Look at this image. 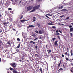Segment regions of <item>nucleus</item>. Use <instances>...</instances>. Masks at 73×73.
I'll return each mask as SVG.
<instances>
[{
    "instance_id": "nucleus-1",
    "label": "nucleus",
    "mask_w": 73,
    "mask_h": 73,
    "mask_svg": "<svg viewBox=\"0 0 73 73\" xmlns=\"http://www.w3.org/2000/svg\"><path fill=\"white\" fill-rule=\"evenodd\" d=\"M40 5H38L36 6H34L33 7V9L31 11L29 12L30 13L33 12H34V11H35L37 9H39V8H40Z\"/></svg>"
},
{
    "instance_id": "nucleus-2",
    "label": "nucleus",
    "mask_w": 73,
    "mask_h": 73,
    "mask_svg": "<svg viewBox=\"0 0 73 73\" xmlns=\"http://www.w3.org/2000/svg\"><path fill=\"white\" fill-rule=\"evenodd\" d=\"M33 8V7L32 6H30L28 7L26 10L27 11H31V10Z\"/></svg>"
},
{
    "instance_id": "nucleus-3",
    "label": "nucleus",
    "mask_w": 73,
    "mask_h": 73,
    "mask_svg": "<svg viewBox=\"0 0 73 73\" xmlns=\"http://www.w3.org/2000/svg\"><path fill=\"white\" fill-rule=\"evenodd\" d=\"M11 66L13 68H15L16 67V63H12Z\"/></svg>"
},
{
    "instance_id": "nucleus-4",
    "label": "nucleus",
    "mask_w": 73,
    "mask_h": 73,
    "mask_svg": "<svg viewBox=\"0 0 73 73\" xmlns=\"http://www.w3.org/2000/svg\"><path fill=\"white\" fill-rule=\"evenodd\" d=\"M13 73H17V71L16 70V69L15 68H14L13 70Z\"/></svg>"
},
{
    "instance_id": "nucleus-5",
    "label": "nucleus",
    "mask_w": 73,
    "mask_h": 73,
    "mask_svg": "<svg viewBox=\"0 0 73 73\" xmlns=\"http://www.w3.org/2000/svg\"><path fill=\"white\" fill-rule=\"evenodd\" d=\"M8 45H9L8 46H11V41H8L7 42Z\"/></svg>"
},
{
    "instance_id": "nucleus-6",
    "label": "nucleus",
    "mask_w": 73,
    "mask_h": 73,
    "mask_svg": "<svg viewBox=\"0 0 73 73\" xmlns=\"http://www.w3.org/2000/svg\"><path fill=\"white\" fill-rule=\"evenodd\" d=\"M39 34H42L43 33V31H42L41 30H40L39 31Z\"/></svg>"
},
{
    "instance_id": "nucleus-7",
    "label": "nucleus",
    "mask_w": 73,
    "mask_h": 73,
    "mask_svg": "<svg viewBox=\"0 0 73 73\" xmlns=\"http://www.w3.org/2000/svg\"><path fill=\"white\" fill-rule=\"evenodd\" d=\"M40 71H41V73H43V72H44V69H43V71H42V68H40Z\"/></svg>"
},
{
    "instance_id": "nucleus-8",
    "label": "nucleus",
    "mask_w": 73,
    "mask_h": 73,
    "mask_svg": "<svg viewBox=\"0 0 73 73\" xmlns=\"http://www.w3.org/2000/svg\"><path fill=\"white\" fill-rule=\"evenodd\" d=\"M61 60L60 61V63L58 65V67H60V66H61Z\"/></svg>"
},
{
    "instance_id": "nucleus-9",
    "label": "nucleus",
    "mask_w": 73,
    "mask_h": 73,
    "mask_svg": "<svg viewBox=\"0 0 73 73\" xmlns=\"http://www.w3.org/2000/svg\"><path fill=\"white\" fill-rule=\"evenodd\" d=\"M33 22H35L36 21V18L35 17H33Z\"/></svg>"
},
{
    "instance_id": "nucleus-10",
    "label": "nucleus",
    "mask_w": 73,
    "mask_h": 73,
    "mask_svg": "<svg viewBox=\"0 0 73 73\" xmlns=\"http://www.w3.org/2000/svg\"><path fill=\"white\" fill-rule=\"evenodd\" d=\"M35 27V26H33V25H31L29 26L28 27H27L28 28H29V27Z\"/></svg>"
},
{
    "instance_id": "nucleus-11",
    "label": "nucleus",
    "mask_w": 73,
    "mask_h": 73,
    "mask_svg": "<svg viewBox=\"0 0 73 73\" xmlns=\"http://www.w3.org/2000/svg\"><path fill=\"white\" fill-rule=\"evenodd\" d=\"M57 41H55L54 43L55 45L56 46H57Z\"/></svg>"
},
{
    "instance_id": "nucleus-12",
    "label": "nucleus",
    "mask_w": 73,
    "mask_h": 73,
    "mask_svg": "<svg viewBox=\"0 0 73 73\" xmlns=\"http://www.w3.org/2000/svg\"><path fill=\"white\" fill-rule=\"evenodd\" d=\"M73 31V27L70 29V32H72Z\"/></svg>"
},
{
    "instance_id": "nucleus-13",
    "label": "nucleus",
    "mask_w": 73,
    "mask_h": 73,
    "mask_svg": "<svg viewBox=\"0 0 73 73\" xmlns=\"http://www.w3.org/2000/svg\"><path fill=\"white\" fill-rule=\"evenodd\" d=\"M66 59L67 61H69V58H67L66 57Z\"/></svg>"
},
{
    "instance_id": "nucleus-14",
    "label": "nucleus",
    "mask_w": 73,
    "mask_h": 73,
    "mask_svg": "<svg viewBox=\"0 0 73 73\" xmlns=\"http://www.w3.org/2000/svg\"><path fill=\"white\" fill-rule=\"evenodd\" d=\"M8 27L9 28L8 29V31L10 30V29H11V26H7V27Z\"/></svg>"
},
{
    "instance_id": "nucleus-15",
    "label": "nucleus",
    "mask_w": 73,
    "mask_h": 73,
    "mask_svg": "<svg viewBox=\"0 0 73 73\" xmlns=\"http://www.w3.org/2000/svg\"><path fill=\"white\" fill-rule=\"evenodd\" d=\"M61 11H68V10H66V9H62L61 10Z\"/></svg>"
},
{
    "instance_id": "nucleus-16",
    "label": "nucleus",
    "mask_w": 73,
    "mask_h": 73,
    "mask_svg": "<svg viewBox=\"0 0 73 73\" xmlns=\"http://www.w3.org/2000/svg\"><path fill=\"white\" fill-rule=\"evenodd\" d=\"M63 70V69H62V68H61L58 71H59V72H61V70Z\"/></svg>"
},
{
    "instance_id": "nucleus-17",
    "label": "nucleus",
    "mask_w": 73,
    "mask_h": 73,
    "mask_svg": "<svg viewBox=\"0 0 73 73\" xmlns=\"http://www.w3.org/2000/svg\"><path fill=\"white\" fill-rule=\"evenodd\" d=\"M25 21V20H20V21H21V22H22V23H24V22Z\"/></svg>"
},
{
    "instance_id": "nucleus-18",
    "label": "nucleus",
    "mask_w": 73,
    "mask_h": 73,
    "mask_svg": "<svg viewBox=\"0 0 73 73\" xmlns=\"http://www.w3.org/2000/svg\"><path fill=\"white\" fill-rule=\"evenodd\" d=\"M70 53H71V55L72 56H73V52H72V50H71Z\"/></svg>"
},
{
    "instance_id": "nucleus-19",
    "label": "nucleus",
    "mask_w": 73,
    "mask_h": 73,
    "mask_svg": "<svg viewBox=\"0 0 73 73\" xmlns=\"http://www.w3.org/2000/svg\"><path fill=\"white\" fill-rule=\"evenodd\" d=\"M45 16H46V17L48 18V19H50V18H49V17H48V15H45Z\"/></svg>"
},
{
    "instance_id": "nucleus-20",
    "label": "nucleus",
    "mask_w": 73,
    "mask_h": 73,
    "mask_svg": "<svg viewBox=\"0 0 73 73\" xmlns=\"http://www.w3.org/2000/svg\"><path fill=\"white\" fill-rule=\"evenodd\" d=\"M20 43H19L18 44V46H17V48H20Z\"/></svg>"
},
{
    "instance_id": "nucleus-21",
    "label": "nucleus",
    "mask_w": 73,
    "mask_h": 73,
    "mask_svg": "<svg viewBox=\"0 0 73 73\" xmlns=\"http://www.w3.org/2000/svg\"><path fill=\"white\" fill-rule=\"evenodd\" d=\"M37 25L38 27H40V24L39 23H37Z\"/></svg>"
},
{
    "instance_id": "nucleus-22",
    "label": "nucleus",
    "mask_w": 73,
    "mask_h": 73,
    "mask_svg": "<svg viewBox=\"0 0 73 73\" xmlns=\"http://www.w3.org/2000/svg\"><path fill=\"white\" fill-rule=\"evenodd\" d=\"M48 25H53V23H48Z\"/></svg>"
},
{
    "instance_id": "nucleus-23",
    "label": "nucleus",
    "mask_w": 73,
    "mask_h": 73,
    "mask_svg": "<svg viewBox=\"0 0 73 73\" xmlns=\"http://www.w3.org/2000/svg\"><path fill=\"white\" fill-rule=\"evenodd\" d=\"M64 16V15H62V16H60L59 17L60 18H62V17H63Z\"/></svg>"
},
{
    "instance_id": "nucleus-24",
    "label": "nucleus",
    "mask_w": 73,
    "mask_h": 73,
    "mask_svg": "<svg viewBox=\"0 0 73 73\" xmlns=\"http://www.w3.org/2000/svg\"><path fill=\"white\" fill-rule=\"evenodd\" d=\"M32 36H34V37H35V36H36V35H35V34H33V35H32Z\"/></svg>"
},
{
    "instance_id": "nucleus-25",
    "label": "nucleus",
    "mask_w": 73,
    "mask_h": 73,
    "mask_svg": "<svg viewBox=\"0 0 73 73\" xmlns=\"http://www.w3.org/2000/svg\"><path fill=\"white\" fill-rule=\"evenodd\" d=\"M47 52H51V50H47Z\"/></svg>"
},
{
    "instance_id": "nucleus-26",
    "label": "nucleus",
    "mask_w": 73,
    "mask_h": 73,
    "mask_svg": "<svg viewBox=\"0 0 73 73\" xmlns=\"http://www.w3.org/2000/svg\"><path fill=\"white\" fill-rule=\"evenodd\" d=\"M71 72H72V73H73V68L71 69Z\"/></svg>"
},
{
    "instance_id": "nucleus-27",
    "label": "nucleus",
    "mask_w": 73,
    "mask_h": 73,
    "mask_svg": "<svg viewBox=\"0 0 73 73\" xmlns=\"http://www.w3.org/2000/svg\"><path fill=\"white\" fill-rule=\"evenodd\" d=\"M65 55H66V56H68V54L67 53V52H66L64 54Z\"/></svg>"
},
{
    "instance_id": "nucleus-28",
    "label": "nucleus",
    "mask_w": 73,
    "mask_h": 73,
    "mask_svg": "<svg viewBox=\"0 0 73 73\" xmlns=\"http://www.w3.org/2000/svg\"><path fill=\"white\" fill-rule=\"evenodd\" d=\"M38 46H35V49H36V50H37L38 48Z\"/></svg>"
},
{
    "instance_id": "nucleus-29",
    "label": "nucleus",
    "mask_w": 73,
    "mask_h": 73,
    "mask_svg": "<svg viewBox=\"0 0 73 73\" xmlns=\"http://www.w3.org/2000/svg\"><path fill=\"white\" fill-rule=\"evenodd\" d=\"M19 49L17 48L16 49V52H19Z\"/></svg>"
},
{
    "instance_id": "nucleus-30",
    "label": "nucleus",
    "mask_w": 73,
    "mask_h": 73,
    "mask_svg": "<svg viewBox=\"0 0 73 73\" xmlns=\"http://www.w3.org/2000/svg\"><path fill=\"white\" fill-rule=\"evenodd\" d=\"M21 17L20 18V20H21V19H22V18H23V16H21Z\"/></svg>"
},
{
    "instance_id": "nucleus-31",
    "label": "nucleus",
    "mask_w": 73,
    "mask_h": 73,
    "mask_svg": "<svg viewBox=\"0 0 73 73\" xmlns=\"http://www.w3.org/2000/svg\"><path fill=\"white\" fill-rule=\"evenodd\" d=\"M63 66L64 69H66V67H65V65H64V64H63Z\"/></svg>"
},
{
    "instance_id": "nucleus-32",
    "label": "nucleus",
    "mask_w": 73,
    "mask_h": 73,
    "mask_svg": "<svg viewBox=\"0 0 73 73\" xmlns=\"http://www.w3.org/2000/svg\"><path fill=\"white\" fill-rule=\"evenodd\" d=\"M9 69H10V70H11L12 71V70H13V68H11V67H10L9 68Z\"/></svg>"
},
{
    "instance_id": "nucleus-33",
    "label": "nucleus",
    "mask_w": 73,
    "mask_h": 73,
    "mask_svg": "<svg viewBox=\"0 0 73 73\" xmlns=\"http://www.w3.org/2000/svg\"><path fill=\"white\" fill-rule=\"evenodd\" d=\"M17 41H20V39L19 38H18L17 39Z\"/></svg>"
},
{
    "instance_id": "nucleus-34",
    "label": "nucleus",
    "mask_w": 73,
    "mask_h": 73,
    "mask_svg": "<svg viewBox=\"0 0 73 73\" xmlns=\"http://www.w3.org/2000/svg\"><path fill=\"white\" fill-rule=\"evenodd\" d=\"M8 10H10V11H11L12 10V8H9L8 9Z\"/></svg>"
},
{
    "instance_id": "nucleus-35",
    "label": "nucleus",
    "mask_w": 73,
    "mask_h": 73,
    "mask_svg": "<svg viewBox=\"0 0 73 73\" xmlns=\"http://www.w3.org/2000/svg\"><path fill=\"white\" fill-rule=\"evenodd\" d=\"M6 22H4V23H3V24H4V25H5V24H6Z\"/></svg>"
},
{
    "instance_id": "nucleus-36",
    "label": "nucleus",
    "mask_w": 73,
    "mask_h": 73,
    "mask_svg": "<svg viewBox=\"0 0 73 73\" xmlns=\"http://www.w3.org/2000/svg\"><path fill=\"white\" fill-rule=\"evenodd\" d=\"M35 32H36V33H38V31H37V30H36L35 31Z\"/></svg>"
},
{
    "instance_id": "nucleus-37",
    "label": "nucleus",
    "mask_w": 73,
    "mask_h": 73,
    "mask_svg": "<svg viewBox=\"0 0 73 73\" xmlns=\"http://www.w3.org/2000/svg\"><path fill=\"white\" fill-rule=\"evenodd\" d=\"M69 28H72V25L69 26Z\"/></svg>"
},
{
    "instance_id": "nucleus-38",
    "label": "nucleus",
    "mask_w": 73,
    "mask_h": 73,
    "mask_svg": "<svg viewBox=\"0 0 73 73\" xmlns=\"http://www.w3.org/2000/svg\"><path fill=\"white\" fill-rule=\"evenodd\" d=\"M52 40H53V41H54V40H56V38H53L52 39Z\"/></svg>"
},
{
    "instance_id": "nucleus-39",
    "label": "nucleus",
    "mask_w": 73,
    "mask_h": 73,
    "mask_svg": "<svg viewBox=\"0 0 73 73\" xmlns=\"http://www.w3.org/2000/svg\"><path fill=\"white\" fill-rule=\"evenodd\" d=\"M38 39V38H36V39H34V41H36V40H37Z\"/></svg>"
},
{
    "instance_id": "nucleus-40",
    "label": "nucleus",
    "mask_w": 73,
    "mask_h": 73,
    "mask_svg": "<svg viewBox=\"0 0 73 73\" xmlns=\"http://www.w3.org/2000/svg\"><path fill=\"white\" fill-rule=\"evenodd\" d=\"M41 1V0H37V1L38 2H40V1Z\"/></svg>"
},
{
    "instance_id": "nucleus-41",
    "label": "nucleus",
    "mask_w": 73,
    "mask_h": 73,
    "mask_svg": "<svg viewBox=\"0 0 73 73\" xmlns=\"http://www.w3.org/2000/svg\"><path fill=\"white\" fill-rule=\"evenodd\" d=\"M40 44H42V43L41 40H40Z\"/></svg>"
},
{
    "instance_id": "nucleus-42",
    "label": "nucleus",
    "mask_w": 73,
    "mask_h": 73,
    "mask_svg": "<svg viewBox=\"0 0 73 73\" xmlns=\"http://www.w3.org/2000/svg\"><path fill=\"white\" fill-rule=\"evenodd\" d=\"M59 34H60V33L58 32H57L56 33V34L57 35H59Z\"/></svg>"
},
{
    "instance_id": "nucleus-43",
    "label": "nucleus",
    "mask_w": 73,
    "mask_h": 73,
    "mask_svg": "<svg viewBox=\"0 0 73 73\" xmlns=\"http://www.w3.org/2000/svg\"><path fill=\"white\" fill-rule=\"evenodd\" d=\"M69 19V17H67L66 18V20H68Z\"/></svg>"
},
{
    "instance_id": "nucleus-44",
    "label": "nucleus",
    "mask_w": 73,
    "mask_h": 73,
    "mask_svg": "<svg viewBox=\"0 0 73 73\" xmlns=\"http://www.w3.org/2000/svg\"><path fill=\"white\" fill-rule=\"evenodd\" d=\"M58 32H60V33H62V32L60 30H59Z\"/></svg>"
},
{
    "instance_id": "nucleus-45",
    "label": "nucleus",
    "mask_w": 73,
    "mask_h": 73,
    "mask_svg": "<svg viewBox=\"0 0 73 73\" xmlns=\"http://www.w3.org/2000/svg\"><path fill=\"white\" fill-rule=\"evenodd\" d=\"M33 41H30V43H33Z\"/></svg>"
},
{
    "instance_id": "nucleus-46",
    "label": "nucleus",
    "mask_w": 73,
    "mask_h": 73,
    "mask_svg": "<svg viewBox=\"0 0 73 73\" xmlns=\"http://www.w3.org/2000/svg\"><path fill=\"white\" fill-rule=\"evenodd\" d=\"M52 28H55V26H52Z\"/></svg>"
},
{
    "instance_id": "nucleus-47",
    "label": "nucleus",
    "mask_w": 73,
    "mask_h": 73,
    "mask_svg": "<svg viewBox=\"0 0 73 73\" xmlns=\"http://www.w3.org/2000/svg\"><path fill=\"white\" fill-rule=\"evenodd\" d=\"M1 14H0V17H1V18H3V17H1Z\"/></svg>"
},
{
    "instance_id": "nucleus-48",
    "label": "nucleus",
    "mask_w": 73,
    "mask_h": 73,
    "mask_svg": "<svg viewBox=\"0 0 73 73\" xmlns=\"http://www.w3.org/2000/svg\"><path fill=\"white\" fill-rule=\"evenodd\" d=\"M2 32V30L0 29V33H1V32Z\"/></svg>"
},
{
    "instance_id": "nucleus-49",
    "label": "nucleus",
    "mask_w": 73,
    "mask_h": 73,
    "mask_svg": "<svg viewBox=\"0 0 73 73\" xmlns=\"http://www.w3.org/2000/svg\"><path fill=\"white\" fill-rule=\"evenodd\" d=\"M47 15H48L49 16H52V15L50 14H47Z\"/></svg>"
},
{
    "instance_id": "nucleus-50",
    "label": "nucleus",
    "mask_w": 73,
    "mask_h": 73,
    "mask_svg": "<svg viewBox=\"0 0 73 73\" xmlns=\"http://www.w3.org/2000/svg\"><path fill=\"white\" fill-rule=\"evenodd\" d=\"M57 37L59 39V40H60V37L59 36H57Z\"/></svg>"
},
{
    "instance_id": "nucleus-51",
    "label": "nucleus",
    "mask_w": 73,
    "mask_h": 73,
    "mask_svg": "<svg viewBox=\"0 0 73 73\" xmlns=\"http://www.w3.org/2000/svg\"><path fill=\"white\" fill-rule=\"evenodd\" d=\"M62 57H64V55L63 54L62 55Z\"/></svg>"
},
{
    "instance_id": "nucleus-52",
    "label": "nucleus",
    "mask_w": 73,
    "mask_h": 73,
    "mask_svg": "<svg viewBox=\"0 0 73 73\" xmlns=\"http://www.w3.org/2000/svg\"><path fill=\"white\" fill-rule=\"evenodd\" d=\"M23 38H24V39H25V38H26V37H25V36H23Z\"/></svg>"
},
{
    "instance_id": "nucleus-53",
    "label": "nucleus",
    "mask_w": 73,
    "mask_h": 73,
    "mask_svg": "<svg viewBox=\"0 0 73 73\" xmlns=\"http://www.w3.org/2000/svg\"><path fill=\"white\" fill-rule=\"evenodd\" d=\"M39 39H42V37H41V36H40L39 37Z\"/></svg>"
},
{
    "instance_id": "nucleus-54",
    "label": "nucleus",
    "mask_w": 73,
    "mask_h": 73,
    "mask_svg": "<svg viewBox=\"0 0 73 73\" xmlns=\"http://www.w3.org/2000/svg\"><path fill=\"white\" fill-rule=\"evenodd\" d=\"M54 60H56V58L55 57H54Z\"/></svg>"
},
{
    "instance_id": "nucleus-55",
    "label": "nucleus",
    "mask_w": 73,
    "mask_h": 73,
    "mask_svg": "<svg viewBox=\"0 0 73 73\" xmlns=\"http://www.w3.org/2000/svg\"><path fill=\"white\" fill-rule=\"evenodd\" d=\"M63 8V6H61V9H62Z\"/></svg>"
},
{
    "instance_id": "nucleus-56",
    "label": "nucleus",
    "mask_w": 73,
    "mask_h": 73,
    "mask_svg": "<svg viewBox=\"0 0 73 73\" xmlns=\"http://www.w3.org/2000/svg\"><path fill=\"white\" fill-rule=\"evenodd\" d=\"M35 43H36V42H34L33 43V44H35Z\"/></svg>"
},
{
    "instance_id": "nucleus-57",
    "label": "nucleus",
    "mask_w": 73,
    "mask_h": 73,
    "mask_svg": "<svg viewBox=\"0 0 73 73\" xmlns=\"http://www.w3.org/2000/svg\"><path fill=\"white\" fill-rule=\"evenodd\" d=\"M7 54H8V53H9V51H7Z\"/></svg>"
},
{
    "instance_id": "nucleus-58",
    "label": "nucleus",
    "mask_w": 73,
    "mask_h": 73,
    "mask_svg": "<svg viewBox=\"0 0 73 73\" xmlns=\"http://www.w3.org/2000/svg\"><path fill=\"white\" fill-rule=\"evenodd\" d=\"M61 9V6L59 7V9Z\"/></svg>"
},
{
    "instance_id": "nucleus-59",
    "label": "nucleus",
    "mask_w": 73,
    "mask_h": 73,
    "mask_svg": "<svg viewBox=\"0 0 73 73\" xmlns=\"http://www.w3.org/2000/svg\"><path fill=\"white\" fill-rule=\"evenodd\" d=\"M58 32V30H57L56 31V32Z\"/></svg>"
},
{
    "instance_id": "nucleus-60",
    "label": "nucleus",
    "mask_w": 73,
    "mask_h": 73,
    "mask_svg": "<svg viewBox=\"0 0 73 73\" xmlns=\"http://www.w3.org/2000/svg\"><path fill=\"white\" fill-rule=\"evenodd\" d=\"M70 35L71 36H72V33H70Z\"/></svg>"
},
{
    "instance_id": "nucleus-61",
    "label": "nucleus",
    "mask_w": 73,
    "mask_h": 73,
    "mask_svg": "<svg viewBox=\"0 0 73 73\" xmlns=\"http://www.w3.org/2000/svg\"><path fill=\"white\" fill-rule=\"evenodd\" d=\"M12 30H13V31H15V29H13Z\"/></svg>"
},
{
    "instance_id": "nucleus-62",
    "label": "nucleus",
    "mask_w": 73,
    "mask_h": 73,
    "mask_svg": "<svg viewBox=\"0 0 73 73\" xmlns=\"http://www.w3.org/2000/svg\"><path fill=\"white\" fill-rule=\"evenodd\" d=\"M46 48H48V46H47V45H46Z\"/></svg>"
},
{
    "instance_id": "nucleus-63",
    "label": "nucleus",
    "mask_w": 73,
    "mask_h": 73,
    "mask_svg": "<svg viewBox=\"0 0 73 73\" xmlns=\"http://www.w3.org/2000/svg\"><path fill=\"white\" fill-rule=\"evenodd\" d=\"M1 59L0 58V62H1Z\"/></svg>"
},
{
    "instance_id": "nucleus-64",
    "label": "nucleus",
    "mask_w": 73,
    "mask_h": 73,
    "mask_svg": "<svg viewBox=\"0 0 73 73\" xmlns=\"http://www.w3.org/2000/svg\"><path fill=\"white\" fill-rule=\"evenodd\" d=\"M71 24H72V25H73V23H71Z\"/></svg>"
}]
</instances>
